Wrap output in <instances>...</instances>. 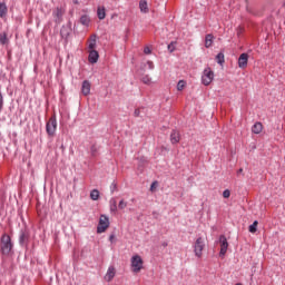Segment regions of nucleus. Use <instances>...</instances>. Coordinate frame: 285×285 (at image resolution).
I'll return each instance as SVG.
<instances>
[{
    "mask_svg": "<svg viewBox=\"0 0 285 285\" xmlns=\"http://www.w3.org/2000/svg\"><path fill=\"white\" fill-rule=\"evenodd\" d=\"M88 41V61L89 63H97L99 61V51L95 50L97 48V35H91Z\"/></svg>",
    "mask_w": 285,
    "mask_h": 285,
    "instance_id": "obj_1",
    "label": "nucleus"
},
{
    "mask_svg": "<svg viewBox=\"0 0 285 285\" xmlns=\"http://www.w3.org/2000/svg\"><path fill=\"white\" fill-rule=\"evenodd\" d=\"M13 247L14 244H12V238H10V235L3 234L0 238V252L2 253V255H10Z\"/></svg>",
    "mask_w": 285,
    "mask_h": 285,
    "instance_id": "obj_2",
    "label": "nucleus"
},
{
    "mask_svg": "<svg viewBox=\"0 0 285 285\" xmlns=\"http://www.w3.org/2000/svg\"><path fill=\"white\" fill-rule=\"evenodd\" d=\"M46 132L48 137H53L57 134V116L53 115L46 124Z\"/></svg>",
    "mask_w": 285,
    "mask_h": 285,
    "instance_id": "obj_3",
    "label": "nucleus"
},
{
    "mask_svg": "<svg viewBox=\"0 0 285 285\" xmlns=\"http://www.w3.org/2000/svg\"><path fill=\"white\" fill-rule=\"evenodd\" d=\"M213 79H215V72L210 67L205 68L202 76V83L204 86H210L213 83Z\"/></svg>",
    "mask_w": 285,
    "mask_h": 285,
    "instance_id": "obj_4",
    "label": "nucleus"
},
{
    "mask_svg": "<svg viewBox=\"0 0 285 285\" xmlns=\"http://www.w3.org/2000/svg\"><path fill=\"white\" fill-rule=\"evenodd\" d=\"M108 228H110V219L106 215H100L99 223L97 226V233L98 234L106 233Z\"/></svg>",
    "mask_w": 285,
    "mask_h": 285,
    "instance_id": "obj_5",
    "label": "nucleus"
},
{
    "mask_svg": "<svg viewBox=\"0 0 285 285\" xmlns=\"http://www.w3.org/2000/svg\"><path fill=\"white\" fill-rule=\"evenodd\" d=\"M204 248H206V244L204 243V238L198 237L194 244V253L196 257H202L204 255Z\"/></svg>",
    "mask_w": 285,
    "mask_h": 285,
    "instance_id": "obj_6",
    "label": "nucleus"
},
{
    "mask_svg": "<svg viewBox=\"0 0 285 285\" xmlns=\"http://www.w3.org/2000/svg\"><path fill=\"white\" fill-rule=\"evenodd\" d=\"M131 268L134 273H139L144 268V259L139 255L131 257Z\"/></svg>",
    "mask_w": 285,
    "mask_h": 285,
    "instance_id": "obj_7",
    "label": "nucleus"
},
{
    "mask_svg": "<svg viewBox=\"0 0 285 285\" xmlns=\"http://www.w3.org/2000/svg\"><path fill=\"white\" fill-rule=\"evenodd\" d=\"M29 242H30V232H28V229H21L19 235L20 246H27Z\"/></svg>",
    "mask_w": 285,
    "mask_h": 285,
    "instance_id": "obj_8",
    "label": "nucleus"
},
{
    "mask_svg": "<svg viewBox=\"0 0 285 285\" xmlns=\"http://www.w3.org/2000/svg\"><path fill=\"white\" fill-rule=\"evenodd\" d=\"M219 244H220L219 255L220 257H224L228 250V239L226 238L225 235L219 236Z\"/></svg>",
    "mask_w": 285,
    "mask_h": 285,
    "instance_id": "obj_9",
    "label": "nucleus"
},
{
    "mask_svg": "<svg viewBox=\"0 0 285 285\" xmlns=\"http://www.w3.org/2000/svg\"><path fill=\"white\" fill-rule=\"evenodd\" d=\"M52 17L56 23H61V19H63V10L61 8H56L52 12Z\"/></svg>",
    "mask_w": 285,
    "mask_h": 285,
    "instance_id": "obj_10",
    "label": "nucleus"
},
{
    "mask_svg": "<svg viewBox=\"0 0 285 285\" xmlns=\"http://www.w3.org/2000/svg\"><path fill=\"white\" fill-rule=\"evenodd\" d=\"M115 275H117V271L115 269V266H110L105 275V281L112 282V279H115Z\"/></svg>",
    "mask_w": 285,
    "mask_h": 285,
    "instance_id": "obj_11",
    "label": "nucleus"
},
{
    "mask_svg": "<svg viewBox=\"0 0 285 285\" xmlns=\"http://www.w3.org/2000/svg\"><path fill=\"white\" fill-rule=\"evenodd\" d=\"M248 66V53H242L238 58V67L246 68Z\"/></svg>",
    "mask_w": 285,
    "mask_h": 285,
    "instance_id": "obj_12",
    "label": "nucleus"
},
{
    "mask_svg": "<svg viewBox=\"0 0 285 285\" xmlns=\"http://www.w3.org/2000/svg\"><path fill=\"white\" fill-rule=\"evenodd\" d=\"M8 17V6L6 2H0V19H6Z\"/></svg>",
    "mask_w": 285,
    "mask_h": 285,
    "instance_id": "obj_13",
    "label": "nucleus"
},
{
    "mask_svg": "<svg viewBox=\"0 0 285 285\" xmlns=\"http://www.w3.org/2000/svg\"><path fill=\"white\" fill-rule=\"evenodd\" d=\"M264 130V125L262 122H255L252 127V132L254 135H259Z\"/></svg>",
    "mask_w": 285,
    "mask_h": 285,
    "instance_id": "obj_14",
    "label": "nucleus"
},
{
    "mask_svg": "<svg viewBox=\"0 0 285 285\" xmlns=\"http://www.w3.org/2000/svg\"><path fill=\"white\" fill-rule=\"evenodd\" d=\"M81 90H82V95H85V97H88V95H90V81L85 80V81L82 82V88H81Z\"/></svg>",
    "mask_w": 285,
    "mask_h": 285,
    "instance_id": "obj_15",
    "label": "nucleus"
},
{
    "mask_svg": "<svg viewBox=\"0 0 285 285\" xmlns=\"http://www.w3.org/2000/svg\"><path fill=\"white\" fill-rule=\"evenodd\" d=\"M215 39V36L212 33L206 35L205 37V48H210L213 46V41Z\"/></svg>",
    "mask_w": 285,
    "mask_h": 285,
    "instance_id": "obj_16",
    "label": "nucleus"
},
{
    "mask_svg": "<svg viewBox=\"0 0 285 285\" xmlns=\"http://www.w3.org/2000/svg\"><path fill=\"white\" fill-rule=\"evenodd\" d=\"M179 131L177 130H173L171 134H170V141L171 144H179Z\"/></svg>",
    "mask_w": 285,
    "mask_h": 285,
    "instance_id": "obj_17",
    "label": "nucleus"
},
{
    "mask_svg": "<svg viewBox=\"0 0 285 285\" xmlns=\"http://www.w3.org/2000/svg\"><path fill=\"white\" fill-rule=\"evenodd\" d=\"M97 16H98V19L104 20L106 19V8L104 7H98L97 9Z\"/></svg>",
    "mask_w": 285,
    "mask_h": 285,
    "instance_id": "obj_18",
    "label": "nucleus"
},
{
    "mask_svg": "<svg viewBox=\"0 0 285 285\" xmlns=\"http://www.w3.org/2000/svg\"><path fill=\"white\" fill-rule=\"evenodd\" d=\"M60 35L62 39L68 40V37H70V29H68V27H62L60 30Z\"/></svg>",
    "mask_w": 285,
    "mask_h": 285,
    "instance_id": "obj_19",
    "label": "nucleus"
},
{
    "mask_svg": "<svg viewBox=\"0 0 285 285\" xmlns=\"http://www.w3.org/2000/svg\"><path fill=\"white\" fill-rule=\"evenodd\" d=\"M139 8L140 12H148V2L146 0H140Z\"/></svg>",
    "mask_w": 285,
    "mask_h": 285,
    "instance_id": "obj_20",
    "label": "nucleus"
},
{
    "mask_svg": "<svg viewBox=\"0 0 285 285\" xmlns=\"http://www.w3.org/2000/svg\"><path fill=\"white\" fill-rule=\"evenodd\" d=\"M80 23L82 26H90V17L88 14H83L80 17Z\"/></svg>",
    "mask_w": 285,
    "mask_h": 285,
    "instance_id": "obj_21",
    "label": "nucleus"
},
{
    "mask_svg": "<svg viewBox=\"0 0 285 285\" xmlns=\"http://www.w3.org/2000/svg\"><path fill=\"white\" fill-rule=\"evenodd\" d=\"M216 61L219 66H224V63L226 62L225 57H224V52H219L216 56Z\"/></svg>",
    "mask_w": 285,
    "mask_h": 285,
    "instance_id": "obj_22",
    "label": "nucleus"
},
{
    "mask_svg": "<svg viewBox=\"0 0 285 285\" xmlns=\"http://www.w3.org/2000/svg\"><path fill=\"white\" fill-rule=\"evenodd\" d=\"M0 43H1V46H6L9 43L8 33H6V32L0 33Z\"/></svg>",
    "mask_w": 285,
    "mask_h": 285,
    "instance_id": "obj_23",
    "label": "nucleus"
},
{
    "mask_svg": "<svg viewBox=\"0 0 285 285\" xmlns=\"http://www.w3.org/2000/svg\"><path fill=\"white\" fill-rule=\"evenodd\" d=\"M257 226H259V222L254 220V223L249 226V233H257Z\"/></svg>",
    "mask_w": 285,
    "mask_h": 285,
    "instance_id": "obj_24",
    "label": "nucleus"
},
{
    "mask_svg": "<svg viewBox=\"0 0 285 285\" xmlns=\"http://www.w3.org/2000/svg\"><path fill=\"white\" fill-rule=\"evenodd\" d=\"M90 199H92L94 202H97V199H99V191L97 189L91 190Z\"/></svg>",
    "mask_w": 285,
    "mask_h": 285,
    "instance_id": "obj_25",
    "label": "nucleus"
},
{
    "mask_svg": "<svg viewBox=\"0 0 285 285\" xmlns=\"http://www.w3.org/2000/svg\"><path fill=\"white\" fill-rule=\"evenodd\" d=\"M184 88H186V81L179 80L177 83V90L181 91Z\"/></svg>",
    "mask_w": 285,
    "mask_h": 285,
    "instance_id": "obj_26",
    "label": "nucleus"
},
{
    "mask_svg": "<svg viewBox=\"0 0 285 285\" xmlns=\"http://www.w3.org/2000/svg\"><path fill=\"white\" fill-rule=\"evenodd\" d=\"M126 206H128V203H126L124 199H121L118 204V208L120 210H124V208H126Z\"/></svg>",
    "mask_w": 285,
    "mask_h": 285,
    "instance_id": "obj_27",
    "label": "nucleus"
},
{
    "mask_svg": "<svg viewBox=\"0 0 285 285\" xmlns=\"http://www.w3.org/2000/svg\"><path fill=\"white\" fill-rule=\"evenodd\" d=\"M157 186H159V181H157V180L153 181V184L150 186L151 193H155V190H157Z\"/></svg>",
    "mask_w": 285,
    "mask_h": 285,
    "instance_id": "obj_28",
    "label": "nucleus"
},
{
    "mask_svg": "<svg viewBox=\"0 0 285 285\" xmlns=\"http://www.w3.org/2000/svg\"><path fill=\"white\" fill-rule=\"evenodd\" d=\"M177 42H170L169 45H168V50H169V52H175V45H176Z\"/></svg>",
    "mask_w": 285,
    "mask_h": 285,
    "instance_id": "obj_29",
    "label": "nucleus"
},
{
    "mask_svg": "<svg viewBox=\"0 0 285 285\" xmlns=\"http://www.w3.org/2000/svg\"><path fill=\"white\" fill-rule=\"evenodd\" d=\"M223 197H224L225 199H228V197H230V190H229V189H225V190L223 191Z\"/></svg>",
    "mask_w": 285,
    "mask_h": 285,
    "instance_id": "obj_30",
    "label": "nucleus"
},
{
    "mask_svg": "<svg viewBox=\"0 0 285 285\" xmlns=\"http://www.w3.org/2000/svg\"><path fill=\"white\" fill-rule=\"evenodd\" d=\"M111 213H117V200H114V204L110 207Z\"/></svg>",
    "mask_w": 285,
    "mask_h": 285,
    "instance_id": "obj_31",
    "label": "nucleus"
},
{
    "mask_svg": "<svg viewBox=\"0 0 285 285\" xmlns=\"http://www.w3.org/2000/svg\"><path fill=\"white\" fill-rule=\"evenodd\" d=\"M3 110V95L0 91V112Z\"/></svg>",
    "mask_w": 285,
    "mask_h": 285,
    "instance_id": "obj_32",
    "label": "nucleus"
},
{
    "mask_svg": "<svg viewBox=\"0 0 285 285\" xmlns=\"http://www.w3.org/2000/svg\"><path fill=\"white\" fill-rule=\"evenodd\" d=\"M110 190L111 193H117V183H112L111 186H110Z\"/></svg>",
    "mask_w": 285,
    "mask_h": 285,
    "instance_id": "obj_33",
    "label": "nucleus"
},
{
    "mask_svg": "<svg viewBox=\"0 0 285 285\" xmlns=\"http://www.w3.org/2000/svg\"><path fill=\"white\" fill-rule=\"evenodd\" d=\"M91 155L95 157L97 155V146L92 145L91 146Z\"/></svg>",
    "mask_w": 285,
    "mask_h": 285,
    "instance_id": "obj_34",
    "label": "nucleus"
},
{
    "mask_svg": "<svg viewBox=\"0 0 285 285\" xmlns=\"http://www.w3.org/2000/svg\"><path fill=\"white\" fill-rule=\"evenodd\" d=\"M142 83H150V78L148 76L142 77Z\"/></svg>",
    "mask_w": 285,
    "mask_h": 285,
    "instance_id": "obj_35",
    "label": "nucleus"
},
{
    "mask_svg": "<svg viewBox=\"0 0 285 285\" xmlns=\"http://www.w3.org/2000/svg\"><path fill=\"white\" fill-rule=\"evenodd\" d=\"M151 52H153V50H150L149 47H145V49H144L145 55H150Z\"/></svg>",
    "mask_w": 285,
    "mask_h": 285,
    "instance_id": "obj_36",
    "label": "nucleus"
},
{
    "mask_svg": "<svg viewBox=\"0 0 285 285\" xmlns=\"http://www.w3.org/2000/svg\"><path fill=\"white\" fill-rule=\"evenodd\" d=\"M147 66H149L150 70H153V68H155V65L150 60L147 61Z\"/></svg>",
    "mask_w": 285,
    "mask_h": 285,
    "instance_id": "obj_37",
    "label": "nucleus"
},
{
    "mask_svg": "<svg viewBox=\"0 0 285 285\" xmlns=\"http://www.w3.org/2000/svg\"><path fill=\"white\" fill-rule=\"evenodd\" d=\"M139 115H140V109H135L134 116H135V117H139Z\"/></svg>",
    "mask_w": 285,
    "mask_h": 285,
    "instance_id": "obj_38",
    "label": "nucleus"
},
{
    "mask_svg": "<svg viewBox=\"0 0 285 285\" xmlns=\"http://www.w3.org/2000/svg\"><path fill=\"white\" fill-rule=\"evenodd\" d=\"M114 239H115V234H111L110 236H109V242H114Z\"/></svg>",
    "mask_w": 285,
    "mask_h": 285,
    "instance_id": "obj_39",
    "label": "nucleus"
},
{
    "mask_svg": "<svg viewBox=\"0 0 285 285\" xmlns=\"http://www.w3.org/2000/svg\"><path fill=\"white\" fill-rule=\"evenodd\" d=\"M239 173H244V169L243 168L238 169L237 175H239Z\"/></svg>",
    "mask_w": 285,
    "mask_h": 285,
    "instance_id": "obj_40",
    "label": "nucleus"
},
{
    "mask_svg": "<svg viewBox=\"0 0 285 285\" xmlns=\"http://www.w3.org/2000/svg\"><path fill=\"white\" fill-rule=\"evenodd\" d=\"M236 285H242V283H237Z\"/></svg>",
    "mask_w": 285,
    "mask_h": 285,
    "instance_id": "obj_41",
    "label": "nucleus"
}]
</instances>
